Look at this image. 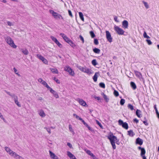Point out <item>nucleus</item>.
I'll return each instance as SVG.
<instances>
[{"label": "nucleus", "instance_id": "1", "mask_svg": "<svg viewBox=\"0 0 159 159\" xmlns=\"http://www.w3.org/2000/svg\"><path fill=\"white\" fill-rule=\"evenodd\" d=\"M107 138L109 140L113 149L116 148L115 143L118 145L120 144L119 139H118L116 136L113 135L112 133H111L107 137Z\"/></svg>", "mask_w": 159, "mask_h": 159}, {"label": "nucleus", "instance_id": "2", "mask_svg": "<svg viewBox=\"0 0 159 159\" xmlns=\"http://www.w3.org/2000/svg\"><path fill=\"white\" fill-rule=\"evenodd\" d=\"M49 12L52 14V16L54 17L55 19H58L61 18L63 20V18L61 14L55 12L54 11L50 10Z\"/></svg>", "mask_w": 159, "mask_h": 159}, {"label": "nucleus", "instance_id": "3", "mask_svg": "<svg viewBox=\"0 0 159 159\" xmlns=\"http://www.w3.org/2000/svg\"><path fill=\"white\" fill-rule=\"evenodd\" d=\"M6 42L10 46L13 48H16L17 46L15 45L12 39L9 37H7L6 39Z\"/></svg>", "mask_w": 159, "mask_h": 159}, {"label": "nucleus", "instance_id": "4", "mask_svg": "<svg viewBox=\"0 0 159 159\" xmlns=\"http://www.w3.org/2000/svg\"><path fill=\"white\" fill-rule=\"evenodd\" d=\"M114 29L116 32L119 35H123L125 31L118 26L115 25Z\"/></svg>", "mask_w": 159, "mask_h": 159}, {"label": "nucleus", "instance_id": "5", "mask_svg": "<svg viewBox=\"0 0 159 159\" xmlns=\"http://www.w3.org/2000/svg\"><path fill=\"white\" fill-rule=\"evenodd\" d=\"M64 70L69 73V75L72 76H74L75 73L74 71L69 66H66L64 67Z\"/></svg>", "mask_w": 159, "mask_h": 159}, {"label": "nucleus", "instance_id": "6", "mask_svg": "<svg viewBox=\"0 0 159 159\" xmlns=\"http://www.w3.org/2000/svg\"><path fill=\"white\" fill-rule=\"evenodd\" d=\"M78 68L81 71H82L84 72L85 73H87L89 74H92V72L91 71V69H86V68H84L81 66H78Z\"/></svg>", "mask_w": 159, "mask_h": 159}, {"label": "nucleus", "instance_id": "7", "mask_svg": "<svg viewBox=\"0 0 159 159\" xmlns=\"http://www.w3.org/2000/svg\"><path fill=\"white\" fill-rule=\"evenodd\" d=\"M118 123L119 125L121 126L124 128L126 129H128V125L126 122H124L123 120L120 119L118 120Z\"/></svg>", "mask_w": 159, "mask_h": 159}, {"label": "nucleus", "instance_id": "8", "mask_svg": "<svg viewBox=\"0 0 159 159\" xmlns=\"http://www.w3.org/2000/svg\"><path fill=\"white\" fill-rule=\"evenodd\" d=\"M134 72L136 76L141 81L143 82L144 83L145 81L144 79L142 77L141 73L137 70H134Z\"/></svg>", "mask_w": 159, "mask_h": 159}, {"label": "nucleus", "instance_id": "9", "mask_svg": "<svg viewBox=\"0 0 159 159\" xmlns=\"http://www.w3.org/2000/svg\"><path fill=\"white\" fill-rule=\"evenodd\" d=\"M138 149L139 150H141L140 155L142 157L143 159H147L145 155L146 151L144 148H141V147L139 146L138 147Z\"/></svg>", "mask_w": 159, "mask_h": 159}, {"label": "nucleus", "instance_id": "10", "mask_svg": "<svg viewBox=\"0 0 159 159\" xmlns=\"http://www.w3.org/2000/svg\"><path fill=\"white\" fill-rule=\"evenodd\" d=\"M106 38L108 41L110 43H111L112 41V38L111 37V35L108 31H106Z\"/></svg>", "mask_w": 159, "mask_h": 159}, {"label": "nucleus", "instance_id": "11", "mask_svg": "<svg viewBox=\"0 0 159 159\" xmlns=\"http://www.w3.org/2000/svg\"><path fill=\"white\" fill-rule=\"evenodd\" d=\"M75 100L78 102L81 105L84 107L88 106L86 102L82 99L80 98H77Z\"/></svg>", "mask_w": 159, "mask_h": 159}, {"label": "nucleus", "instance_id": "12", "mask_svg": "<svg viewBox=\"0 0 159 159\" xmlns=\"http://www.w3.org/2000/svg\"><path fill=\"white\" fill-rule=\"evenodd\" d=\"M37 57L41 60L42 62L45 64H48V61L47 60L44 58L43 56L40 55L38 54L37 55Z\"/></svg>", "mask_w": 159, "mask_h": 159}, {"label": "nucleus", "instance_id": "13", "mask_svg": "<svg viewBox=\"0 0 159 159\" xmlns=\"http://www.w3.org/2000/svg\"><path fill=\"white\" fill-rule=\"evenodd\" d=\"M11 156L14 157L15 159H24V158L20 156L19 155L16 153L15 152H13Z\"/></svg>", "mask_w": 159, "mask_h": 159}, {"label": "nucleus", "instance_id": "14", "mask_svg": "<svg viewBox=\"0 0 159 159\" xmlns=\"http://www.w3.org/2000/svg\"><path fill=\"white\" fill-rule=\"evenodd\" d=\"M60 35L62 37L64 40L67 43H68V42H69V41L70 40V39L68 38L67 36L64 34L61 33L60 34Z\"/></svg>", "mask_w": 159, "mask_h": 159}, {"label": "nucleus", "instance_id": "15", "mask_svg": "<svg viewBox=\"0 0 159 159\" xmlns=\"http://www.w3.org/2000/svg\"><path fill=\"white\" fill-rule=\"evenodd\" d=\"M49 152L50 157L52 159H58V157L50 150L49 151Z\"/></svg>", "mask_w": 159, "mask_h": 159}, {"label": "nucleus", "instance_id": "16", "mask_svg": "<svg viewBox=\"0 0 159 159\" xmlns=\"http://www.w3.org/2000/svg\"><path fill=\"white\" fill-rule=\"evenodd\" d=\"M143 142V140L139 138H137L135 141L136 144H138L140 145H142Z\"/></svg>", "mask_w": 159, "mask_h": 159}, {"label": "nucleus", "instance_id": "17", "mask_svg": "<svg viewBox=\"0 0 159 159\" xmlns=\"http://www.w3.org/2000/svg\"><path fill=\"white\" fill-rule=\"evenodd\" d=\"M122 27L124 28L127 29L128 26V22L126 20H124L122 22Z\"/></svg>", "mask_w": 159, "mask_h": 159}, {"label": "nucleus", "instance_id": "18", "mask_svg": "<svg viewBox=\"0 0 159 159\" xmlns=\"http://www.w3.org/2000/svg\"><path fill=\"white\" fill-rule=\"evenodd\" d=\"M50 92L52 93L54 96L56 98H59V96L57 94V92L53 90L52 89L51 90V91Z\"/></svg>", "mask_w": 159, "mask_h": 159}, {"label": "nucleus", "instance_id": "19", "mask_svg": "<svg viewBox=\"0 0 159 159\" xmlns=\"http://www.w3.org/2000/svg\"><path fill=\"white\" fill-rule=\"evenodd\" d=\"M98 75H99V72H96L94 75L93 76V81L95 82L97 81Z\"/></svg>", "mask_w": 159, "mask_h": 159}, {"label": "nucleus", "instance_id": "20", "mask_svg": "<svg viewBox=\"0 0 159 159\" xmlns=\"http://www.w3.org/2000/svg\"><path fill=\"white\" fill-rule=\"evenodd\" d=\"M141 111L139 109H137L136 111V115L137 116L139 117L140 118L142 116H141Z\"/></svg>", "mask_w": 159, "mask_h": 159}, {"label": "nucleus", "instance_id": "21", "mask_svg": "<svg viewBox=\"0 0 159 159\" xmlns=\"http://www.w3.org/2000/svg\"><path fill=\"white\" fill-rule=\"evenodd\" d=\"M130 84L131 87L134 90H135L136 89L137 87L136 85L134 82H131L130 83Z\"/></svg>", "mask_w": 159, "mask_h": 159}, {"label": "nucleus", "instance_id": "22", "mask_svg": "<svg viewBox=\"0 0 159 159\" xmlns=\"http://www.w3.org/2000/svg\"><path fill=\"white\" fill-rule=\"evenodd\" d=\"M128 135L130 137H133L135 135V134L132 130H130L128 131Z\"/></svg>", "mask_w": 159, "mask_h": 159}, {"label": "nucleus", "instance_id": "23", "mask_svg": "<svg viewBox=\"0 0 159 159\" xmlns=\"http://www.w3.org/2000/svg\"><path fill=\"white\" fill-rule=\"evenodd\" d=\"M21 50L22 52L25 55H27L29 54V52L26 49H21Z\"/></svg>", "mask_w": 159, "mask_h": 159}, {"label": "nucleus", "instance_id": "24", "mask_svg": "<svg viewBox=\"0 0 159 159\" xmlns=\"http://www.w3.org/2000/svg\"><path fill=\"white\" fill-rule=\"evenodd\" d=\"M39 115L42 117H44L46 116V115L44 112L42 110H41L39 112Z\"/></svg>", "mask_w": 159, "mask_h": 159}, {"label": "nucleus", "instance_id": "25", "mask_svg": "<svg viewBox=\"0 0 159 159\" xmlns=\"http://www.w3.org/2000/svg\"><path fill=\"white\" fill-rule=\"evenodd\" d=\"M67 154L70 159H72V158H73L74 157H75L74 155L69 151L67 152Z\"/></svg>", "mask_w": 159, "mask_h": 159}, {"label": "nucleus", "instance_id": "26", "mask_svg": "<svg viewBox=\"0 0 159 159\" xmlns=\"http://www.w3.org/2000/svg\"><path fill=\"white\" fill-rule=\"evenodd\" d=\"M14 101L15 103L19 107H20L21 105L19 102L18 100V97H16L15 98H14Z\"/></svg>", "mask_w": 159, "mask_h": 159}, {"label": "nucleus", "instance_id": "27", "mask_svg": "<svg viewBox=\"0 0 159 159\" xmlns=\"http://www.w3.org/2000/svg\"><path fill=\"white\" fill-rule=\"evenodd\" d=\"M93 51L95 53L97 54H99L100 52V49L96 48L93 49Z\"/></svg>", "mask_w": 159, "mask_h": 159}, {"label": "nucleus", "instance_id": "28", "mask_svg": "<svg viewBox=\"0 0 159 159\" xmlns=\"http://www.w3.org/2000/svg\"><path fill=\"white\" fill-rule=\"evenodd\" d=\"M154 108L155 110L157 116V117L159 119V112H158L157 109L156 105H155L154 106Z\"/></svg>", "mask_w": 159, "mask_h": 159}, {"label": "nucleus", "instance_id": "29", "mask_svg": "<svg viewBox=\"0 0 159 159\" xmlns=\"http://www.w3.org/2000/svg\"><path fill=\"white\" fill-rule=\"evenodd\" d=\"M50 70L53 73H55V74H58V72L56 68L54 69V68H50Z\"/></svg>", "mask_w": 159, "mask_h": 159}, {"label": "nucleus", "instance_id": "30", "mask_svg": "<svg viewBox=\"0 0 159 159\" xmlns=\"http://www.w3.org/2000/svg\"><path fill=\"white\" fill-rule=\"evenodd\" d=\"M43 85L47 88L50 91H51V90L52 89V88L48 85L46 82H44L43 83Z\"/></svg>", "mask_w": 159, "mask_h": 159}, {"label": "nucleus", "instance_id": "31", "mask_svg": "<svg viewBox=\"0 0 159 159\" xmlns=\"http://www.w3.org/2000/svg\"><path fill=\"white\" fill-rule=\"evenodd\" d=\"M102 94L103 95V98L104 100L106 102H108L109 101V99L107 98V95L104 94V93H102Z\"/></svg>", "mask_w": 159, "mask_h": 159}, {"label": "nucleus", "instance_id": "32", "mask_svg": "<svg viewBox=\"0 0 159 159\" xmlns=\"http://www.w3.org/2000/svg\"><path fill=\"white\" fill-rule=\"evenodd\" d=\"M79 14L80 19L83 21H84V19L82 13L81 12H79Z\"/></svg>", "mask_w": 159, "mask_h": 159}, {"label": "nucleus", "instance_id": "33", "mask_svg": "<svg viewBox=\"0 0 159 159\" xmlns=\"http://www.w3.org/2000/svg\"><path fill=\"white\" fill-rule=\"evenodd\" d=\"M68 43L70 46L74 48L75 47V44L73 43V42L70 39L69 42H68Z\"/></svg>", "mask_w": 159, "mask_h": 159}, {"label": "nucleus", "instance_id": "34", "mask_svg": "<svg viewBox=\"0 0 159 159\" xmlns=\"http://www.w3.org/2000/svg\"><path fill=\"white\" fill-rule=\"evenodd\" d=\"M73 116H75L76 119H78L79 120H81L82 122L83 120L81 118L79 117L75 114H73Z\"/></svg>", "mask_w": 159, "mask_h": 159}, {"label": "nucleus", "instance_id": "35", "mask_svg": "<svg viewBox=\"0 0 159 159\" xmlns=\"http://www.w3.org/2000/svg\"><path fill=\"white\" fill-rule=\"evenodd\" d=\"M91 63L94 66H96L98 64V63L96 59H93Z\"/></svg>", "mask_w": 159, "mask_h": 159}, {"label": "nucleus", "instance_id": "36", "mask_svg": "<svg viewBox=\"0 0 159 159\" xmlns=\"http://www.w3.org/2000/svg\"><path fill=\"white\" fill-rule=\"evenodd\" d=\"M142 2L143 3L144 6L147 9H148L149 8V5L147 2H145L144 1H143Z\"/></svg>", "mask_w": 159, "mask_h": 159}, {"label": "nucleus", "instance_id": "37", "mask_svg": "<svg viewBox=\"0 0 159 159\" xmlns=\"http://www.w3.org/2000/svg\"><path fill=\"white\" fill-rule=\"evenodd\" d=\"M69 128L70 131L73 134H74L75 133V132L72 127V126L71 125H69Z\"/></svg>", "mask_w": 159, "mask_h": 159}, {"label": "nucleus", "instance_id": "38", "mask_svg": "<svg viewBox=\"0 0 159 159\" xmlns=\"http://www.w3.org/2000/svg\"><path fill=\"white\" fill-rule=\"evenodd\" d=\"M89 33L92 38H94L95 37V35L93 31H90Z\"/></svg>", "mask_w": 159, "mask_h": 159}, {"label": "nucleus", "instance_id": "39", "mask_svg": "<svg viewBox=\"0 0 159 159\" xmlns=\"http://www.w3.org/2000/svg\"><path fill=\"white\" fill-rule=\"evenodd\" d=\"M128 107L129 109H130L131 110H133L134 109V107L130 104H128Z\"/></svg>", "mask_w": 159, "mask_h": 159}, {"label": "nucleus", "instance_id": "40", "mask_svg": "<svg viewBox=\"0 0 159 159\" xmlns=\"http://www.w3.org/2000/svg\"><path fill=\"white\" fill-rule=\"evenodd\" d=\"M51 39L52 41L54 42L55 43L58 41L57 39L56 38L54 37L53 36H51Z\"/></svg>", "mask_w": 159, "mask_h": 159}, {"label": "nucleus", "instance_id": "41", "mask_svg": "<svg viewBox=\"0 0 159 159\" xmlns=\"http://www.w3.org/2000/svg\"><path fill=\"white\" fill-rule=\"evenodd\" d=\"M99 86L100 87L102 88H104L105 87L104 83L103 82L100 83L99 84Z\"/></svg>", "mask_w": 159, "mask_h": 159}, {"label": "nucleus", "instance_id": "42", "mask_svg": "<svg viewBox=\"0 0 159 159\" xmlns=\"http://www.w3.org/2000/svg\"><path fill=\"white\" fill-rule=\"evenodd\" d=\"M125 102V100L124 99H121L120 101V104L121 105H123Z\"/></svg>", "mask_w": 159, "mask_h": 159}, {"label": "nucleus", "instance_id": "43", "mask_svg": "<svg viewBox=\"0 0 159 159\" xmlns=\"http://www.w3.org/2000/svg\"><path fill=\"white\" fill-rule=\"evenodd\" d=\"M113 93L116 97H118L119 95L118 92L116 90H114Z\"/></svg>", "mask_w": 159, "mask_h": 159}, {"label": "nucleus", "instance_id": "44", "mask_svg": "<svg viewBox=\"0 0 159 159\" xmlns=\"http://www.w3.org/2000/svg\"><path fill=\"white\" fill-rule=\"evenodd\" d=\"M96 123L99 125L100 127L102 129H103L102 126V125L101 123L100 122H99V121L98 120H96Z\"/></svg>", "mask_w": 159, "mask_h": 159}, {"label": "nucleus", "instance_id": "45", "mask_svg": "<svg viewBox=\"0 0 159 159\" xmlns=\"http://www.w3.org/2000/svg\"><path fill=\"white\" fill-rule=\"evenodd\" d=\"M56 44L60 48H62V45L58 41L56 43Z\"/></svg>", "mask_w": 159, "mask_h": 159}, {"label": "nucleus", "instance_id": "46", "mask_svg": "<svg viewBox=\"0 0 159 159\" xmlns=\"http://www.w3.org/2000/svg\"><path fill=\"white\" fill-rule=\"evenodd\" d=\"M94 43L96 45H98V41L97 39H94Z\"/></svg>", "mask_w": 159, "mask_h": 159}, {"label": "nucleus", "instance_id": "47", "mask_svg": "<svg viewBox=\"0 0 159 159\" xmlns=\"http://www.w3.org/2000/svg\"><path fill=\"white\" fill-rule=\"evenodd\" d=\"M143 36L144 38H146L147 39H149L150 38V37L147 35L145 31L144 32Z\"/></svg>", "mask_w": 159, "mask_h": 159}, {"label": "nucleus", "instance_id": "48", "mask_svg": "<svg viewBox=\"0 0 159 159\" xmlns=\"http://www.w3.org/2000/svg\"><path fill=\"white\" fill-rule=\"evenodd\" d=\"M13 70H14V72L16 74V75H18L19 76H20V74H19V73L17 72V70L15 67H14L13 68Z\"/></svg>", "mask_w": 159, "mask_h": 159}, {"label": "nucleus", "instance_id": "49", "mask_svg": "<svg viewBox=\"0 0 159 159\" xmlns=\"http://www.w3.org/2000/svg\"><path fill=\"white\" fill-rule=\"evenodd\" d=\"M53 79L54 80V81H55L56 82V83L57 84H59L60 83V81L58 79H57L56 77H54Z\"/></svg>", "mask_w": 159, "mask_h": 159}, {"label": "nucleus", "instance_id": "50", "mask_svg": "<svg viewBox=\"0 0 159 159\" xmlns=\"http://www.w3.org/2000/svg\"><path fill=\"white\" fill-rule=\"evenodd\" d=\"M5 149L7 153L10 152V151L11 150L10 148L7 147H6L5 148Z\"/></svg>", "mask_w": 159, "mask_h": 159}, {"label": "nucleus", "instance_id": "51", "mask_svg": "<svg viewBox=\"0 0 159 159\" xmlns=\"http://www.w3.org/2000/svg\"><path fill=\"white\" fill-rule=\"evenodd\" d=\"M38 81L39 82L41 83L43 85V83L44 82H46L45 81L43 80L41 78H39L38 79Z\"/></svg>", "mask_w": 159, "mask_h": 159}, {"label": "nucleus", "instance_id": "52", "mask_svg": "<svg viewBox=\"0 0 159 159\" xmlns=\"http://www.w3.org/2000/svg\"><path fill=\"white\" fill-rule=\"evenodd\" d=\"M146 41L147 42L148 44L149 45H150L152 44V42L150 40L146 39Z\"/></svg>", "mask_w": 159, "mask_h": 159}, {"label": "nucleus", "instance_id": "53", "mask_svg": "<svg viewBox=\"0 0 159 159\" xmlns=\"http://www.w3.org/2000/svg\"><path fill=\"white\" fill-rule=\"evenodd\" d=\"M143 123L146 126L148 125V123L147 122V119H146L145 120L143 121Z\"/></svg>", "mask_w": 159, "mask_h": 159}, {"label": "nucleus", "instance_id": "54", "mask_svg": "<svg viewBox=\"0 0 159 159\" xmlns=\"http://www.w3.org/2000/svg\"><path fill=\"white\" fill-rule=\"evenodd\" d=\"M114 20L116 22H119V20H117V16H114Z\"/></svg>", "mask_w": 159, "mask_h": 159}, {"label": "nucleus", "instance_id": "55", "mask_svg": "<svg viewBox=\"0 0 159 159\" xmlns=\"http://www.w3.org/2000/svg\"><path fill=\"white\" fill-rule=\"evenodd\" d=\"M93 97L95 99H97L98 101H99L101 99L99 97H97L96 96H94Z\"/></svg>", "mask_w": 159, "mask_h": 159}, {"label": "nucleus", "instance_id": "56", "mask_svg": "<svg viewBox=\"0 0 159 159\" xmlns=\"http://www.w3.org/2000/svg\"><path fill=\"white\" fill-rule=\"evenodd\" d=\"M82 122L87 127H88L89 126V125L84 121V120L82 121Z\"/></svg>", "mask_w": 159, "mask_h": 159}, {"label": "nucleus", "instance_id": "57", "mask_svg": "<svg viewBox=\"0 0 159 159\" xmlns=\"http://www.w3.org/2000/svg\"><path fill=\"white\" fill-rule=\"evenodd\" d=\"M10 96L12 98H14V99L16 98V97H17V96H16L14 94H11Z\"/></svg>", "mask_w": 159, "mask_h": 159}, {"label": "nucleus", "instance_id": "58", "mask_svg": "<svg viewBox=\"0 0 159 159\" xmlns=\"http://www.w3.org/2000/svg\"><path fill=\"white\" fill-rule=\"evenodd\" d=\"M68 12L69 15L71 17H72L73 16L71 11L70 10H68Z\"/></svg>", "mask_w": 159, "mask_h": 159}, {"label": "nucleus", "instance_id": "59", "mask_svg": "<svg viewBox=\"0 0 159 159\" xmlns=\"http://www.w3.org/2000/svg\"><path fill=\"white\" fill-rule=\"evenodd\" d=\"M79 37L80 40L82 41L83 43H84V40L83 37L81 35H80Z\"/></svg>", "mask_w": 159, "mask_h": 159}, {"label": "nucleus", "instance_id": "60", "mask_svg": "<svg viewBox=\"0 0 159 159\" xmlns=\"http://www.w3.org/2000/svg\"><path fill=\"white\" fill-rule=\"evenodd\" d=\"M67 145L69 146L70 148H72V145L70 143H67Z\"/></svg>", "mask_w": 159, "mask_h": 159}, {"label": "nucleus", "instance_id": "61", "mask_svg": "<svg viewBox=\"0 0 159 159\" xmlns=\"http://www.w3.org/2000/svg\"><path fill=\"white\" fill-rule=\"evenodd\" d=\"M87 128L88 129L91 131H94V130H93V128H91V127H90V126H89Z\"/></svg>", "mask_w": 159, "mask_h": 159}, {"label": "nucleus", "instance_id": "62", "mask_svg": "<svg viewBox=\"0 0 159 159\" xmlns=\"http://www.w3.org/2000/svg\"><path fill=\"white\" fill-rule=\"evenodd\" d=\"M87 128L88 129L91 131H94V130H93V128H91V127H90V126H89Z\"/></svg>", "mask_w": 159, "mask_h": 159}, {"label": "nucleus", "instance_id": "63", "mask_svg": "<svg viewBox=\"0 0 159 159\" xmlns=\"http://www.w3.org/2000/svg\"><path fill=\"white\" fill-rule=\"evenodd\" d=\"M86 153L88 154L89 155H90L91 153V152L89 150H87L86 151Z\"/></svg>", "mask_w": 159, "mask_h": 159}, {"label": "nucleus", "instance_id": "64", "mask_svg": "<svg viewBox=\"0 0 159 159\" xmlns=\"http://www.w3.org/2000/svg\"><path fill=\"white\" fill-rule=\"evenodd\" d=\"M13 151H12V150H11L10 152H9L8 153L9 154V155L11 156L12 154L13 153Z\"/></svg>", "mask_w": 159, "mask_h": 159}]
</instances>
